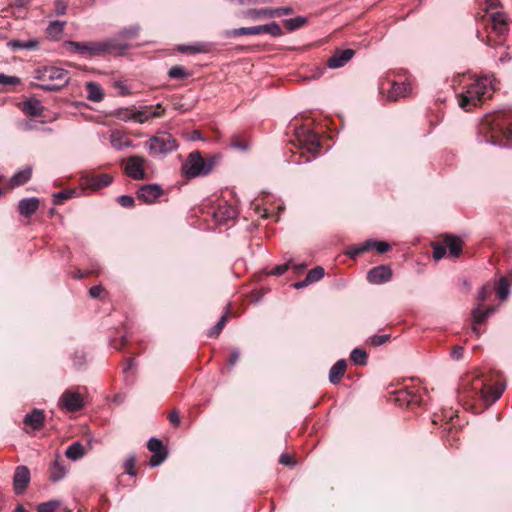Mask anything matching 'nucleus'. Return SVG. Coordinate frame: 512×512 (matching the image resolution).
Returning <instances> with one entry per match:
<instances>
[{
	"label": "nucleus",
	"instance_id": "obj_1",
	"mask_svg": "<svg viewBox=\"0 0 512 512\" xmlns=\"http://www.w3.org/2000/svg\"><path fill=\"white\" fill-rule=\"evenodd\" d=\"M316 119L312 112L303 113L292 119L287 126V134H292L294 139L290 142L296 151L286 159L288 163L297 165L311 163L318 157L320 151V136L317 133Z\"/></svg>",
	"mask_w": 512,
	"mask_h": 512
},
{
	"label": "nucleus",
	"instance_id": "obj_2",
	"mask_svg": "<svg viewBox=\"0 0 512 512\" xmlns=\"http://www.w3.org/2000/svg\"><path fill=\"white\" fill-rule=\"evenodd\" d=\"M480 133L486 143L500 145L496 138L502 136L506 139H512V110L503 109L486 115L480 124Z\"/></svg>",
	"mask_w": 512,
	"mask_h": 512
},
{
	"label": "nucleus",
	"instance_id": "obj_3",
	"mask_svg": "<svg viewBox=\"0 0 512 512\" xmlns=\"http://www.w3.org/2000/svg\"><path fill=\"white\" fill-rule=\"evenodd\" d=\"M506 385L498 383L494 387H488L478 376L462 379L459 386L460 397L468 399H480L486 405H492L502 395Z\"/></svg>",
	"mask_w": 512,
	"mask_h": 512
},
{
	"label": "nucleus",
	"instance_id": "obj_4",
	"mask_svg": "<svg viewBox=\"0 0 512 512\" xmlns=\"http://www.w3.org/2000/svg\"><path fill=\"white\" fill-rule=\"evenodd\" d=\"M492 91L493 86L490 78H477L467 85L464 91L458 94V104L463 110L470 111L478 106L486 97H489Z\"/></svg>",
	"mask_w": 512,
	"mask_h": 512
},
{
	"label": "nucleus",
	"instance_id": "obj_5",
	"mask_svg": "<svg viewBox=\"0 0 512 512\" xmlns=\"http://www.w3.org/2000/svg\"><path fill=\"white\" fill-rule=\"evenodd\" d=\"M64 45L69 47V50L78 54L82 58L91 59L95 57H106L113 55L111 47L113 42L108 41L107 38L99 41H84L78 42L73 40H66Z\"/></svg>",
	"mask_w": 512,
	"mask_h": 512
},
{
	"label": "nucleus",
	"instance_id": "obj_6",
	"mask_svg": "<svg viewBox=\"0 0 512 512\" xmlns=\"http://www.w3.org/2000/svg\"><path fill=\"white\" fill-rule=\"evenodd\" d=\"M217 162L216 156L204 159L200 151H193L188 155L185 163L181 166L182 174L187 179L208 175Z\"/></svg>",
	"mask_w": 512,
	"mask_h": 512
},
{
	"label": "nucleus",
	"instance_id": "obj_7",
	"mask_svg": "<svg viewBox=\"0 0 512 512\" xmlns=\"http://www.w3.org/2000/svg\"><path fill=\"white\" fill-rule=\"evenodd\" d=\"M140 30L138 24H133L123 27L112 37H108V41L113 42V47H111L113 55L117 57L124 56L127 50L132 49L134 46L130 41L139 35Z\"/></svg>",
	"mask_w": 512,
	"mask_h": 512
},
{
	"label": "nucleus",
	"instance_id": "obj_8",
	"mask_svg": "<svg viewBox=\"0 0 512 512\" xmlns=\"http://www.w3.org/2000/svg\"><path fill=\"white\" fill-rule=\"evenodd\" d=\"M149 153L158 158H164L179 147L177 140L167 132L159 133L146 142Z\"/></svg>",
	"mask_w": 512,
	"mask_h": 512
},
{
	"label": "nucleus",
	"instance_id": "obj_9",
	"mask_svg": "<svg viewBox=\"0 0 512 512\" xmlns=\"http://www.w3.org/2000/svg\"><path fill=\"white\" fill-rule=\"evenodd\" d=\"M145 162V158L140 155H131L127 157L123 166L125 174L133 180L147 179V173L144 166Z\"/></svg>",
	"mask_w": 512,
	"mask_h": 512
},
{
	"label": "nucleus",
	"instance_id": "obj_10",
	"mask_svg": "<svg viewBox=\"0 0 512 512\" xmlns=\"http://www.w3.org/2000/svg\"><path fill=\"white\" fill-rule=\"evenodd\" d=\"M58 407L67 412H77L84 407V399L80 393L66 389L58 400Z\"/></svg>",
	"mask_w": 512,
	"mask_h": 512
},
{
	"label": "nucleus",
	"instance_id": "obj_11",
	"mask_svg": "<svg viewBox=\"0 0 512 512\" xmlns=\"http://www.w3.org/2000/svg\"><path fill=\"white\" fill-rule=\"evenodd\" d=\"M35 79L40 81H65V84H69L70 76L69 71L56 66H44L38 68L35 71Z\"/></svg>",
	"mask_w": 512,
	"mask_h": 512
},
{
	"label": "nucleus",
	"instance_id": "obj_12",
	"mask_svg": "<svg viewBox=\"0 0 512 512\" xmlns=\"http://www.w3.org/2000/svg\"><path fill=\"white\" fill-rule=\"evenodd\" d=\"M147 448L153 453L150 458L149 465L152 468L161 465L168 457V450L164 446L161 439L157 437H151L147 442Z\"/></svg>",
	"mask_w": 512,
	"mask_h": 512
},
{
	"label": "nucleus",
	"instance_id": "obj_13",
	"mask_svg": "<svg viewBox=\"0 0 512 512\" xmlns=\"http://www.w3.org/2000/svg\"><path fill=\"white\" fill-rule=\"evenodd\" d=\"M164 193L159 184H144L137 190V198L146 204L154 203Z\"/></svg>",
	"mask_w": 512,
	"mask_h": 512
},
{
	"label": "nucleus",
	"instance_id": "obj_14",
	"mask_svg": "<svg viewBox=\"0 0 512 512\" xmlns=\"http://www.w3.org/2000/svg\"><path fill=\"white\" fill-rule=\"evenodd\" d=\"M31 474L30 470L25 465H19L16 467L13 475V487L17 495L23 493L30 483Z\"/></svg>",
	"mask_w": 512,
	"mask_h": 512
},
{
	"label": "nucleus",
	"instance_id": "obj_15",
	"mask_svg": "<svg viewBox=\"0 0 512 512\" xmlns=\"http://www.w3.org/2000/svg\"><path fill=\"white\" fill-rule=\"evenodd\" d=\"M355 55V50L337 49L333 55L327 60V67L330 69H338L344 67Z\"/></svg>",
	"mask_w": 512,
	"mask_h": 512
},
{
	"label": "nucleus",
	"instance_id": "obj_16",
	"mask_svg": "<svg viewBox=\"0 0 512 512\" xmlns=\"http://www.w3.org/2000/svg\"><path fill=\"white\" fill-rule=\"evenodd\" d=\"M236 217L237 210L226 202L219 204L213 211V219L218 225L227 224L229 221L235 220Z\"/></svg>",
	"mask_w": 512,
	"mask_h": 512
},
{
	"label": "nucleus",
	"instance_id": "obj_17",
	"mask_svg": "<svg viewBox=\"0 0 512 512\" xmlns=\"http://www.w3.org/2000/svg\"><path fill=\"white\" fill-rule=\"evenodd\" d=\"M392 278V270L388 265H379L370 269L367 273L369 283L379 285L388 282Z\"/></svg>",
	"mask_w": 512,
	"mask_h": 512
},
{
	"label": "nucleus",
	"instance_id": "obj_18",
	"mask_svg": "<svg viewBox=\"0 0 512 512\" xmlns=\"http://www.w3.org/2000/svg\"><path fill=\"white\" fill-rule=\"evenodd\" d=\"M83 181L89 188H91L93 190H98L103 187L109 186L112 183L113 178H112V176H110L109 174H106V173L90 174V175H85L83 177Z\"/></svg>",
	"mask_w": 512,
	"mask_h": 512
},
{
	"label": "nucleus",
	"instance_id": "obj_19",
	"mask_svg": "<svg viewBox=\"0 0 512 512\" xmlns=\"http://www.w3.org/2000/svg\"><path fill=\"white\" fill-rule=\"evenodd\" d=\"M23 422L33 430H40L44 427L45 412L42 409L34 408L24 416Z\"/></svg>",
	"mask_w": 512,
	"mask_h": 512
},
{
	"label": "nucleus",
	"instance_id": "obj_20",
	"mask_svg": "<svg viewBox=\"0 0 512 512\" xmlns=\"http://www.w3.org/2000/svg\"><path fill=\"white\" fill-rule=\"evenodd\" d=\"M263 25L239 27L224 30L221 35L225 38H236L244 35H259L263 33Z\"/></svg>",
	"mask_w": 512,
	"mask_h": 512
},
{
	"label": "nucleus",
	"instance_id": "obj_21",
	"mask_svg": "<svg viewBox=\"0 0 512 512\" xmlns=\"http://www.w3.org/2000/svg\"><path fill=\"white\" fill-rule=\"evenodd\" d=\"M39 207V199L37 197L23 198L19 201L18 211L24 217L32 216Z\"/></svg>",
	"mask_w": 512,
	"mask_h": 512
},
{
	"label": "nucleus",
	"instance_id": "obj_22",
	"mask_svg": "<svg viewBox=\"0 0 512 512\" xmlns=\"http://www.w3.org/2000/svg\"><path fill=\"white\" fill-rule=\"evenodd\" d=\"M32 176V167L30 165L24 166L18 170L10 179V185L12 187H18L27 183Z\"/></svg>",
	"mask_w": 512,
	"mask_h": 512
},
{
	"label": "nucleus",
	"instance_id": "obj_23",
	"mask_svg": "<svg viewBox=\"0 0 512 512\" xmlns=\"http://www.w3.org/2000/svg\"><path fill=\"white\" fill-rule=\"evenodd\" d=\"M446 251L452 258H458L462 253V241L460 238L455 236H448L444 241Z\"/></svg>",
	"mask_w": 512,
	"mask_h": 512
},
{
	"label": "nucleus",
	"instance_id": "obj_24",
	"mask_svg": "<svg viewBox=\"0 0 512 512\" xmlns=\"http://www.w3.org/2000/svg\"><path fill=\"white\" fill-rule=\"evenodd\" d=\"M346 367L345 359L338 360L329 371V381L334 385L338 384L346 371Z\"/></svg>",
	"mask_w": 512,
	"mask_h": 512
},
{
	"label": "nucleus",
	"instance_id": "obj_25",
	"mask_svg": "<svg viewBox=\"0 0 512 512\" xmlns=\"http://www.w3.org/2000/svg\"><path fill=\"white\" fill-rule=\"evenodd\" d=\"M411 91V86L409 83H393L390 90H389V93H388V98L390 100H397L399 98H402V97H406L409 95Z\"/></svg>",
	"mask_w": 512,
	"mask_h": 512
},
{
	"label": "nucleus",
	"instance_id": "obj_26",
	"mask_svg": "<svg viewBox=\"0 0 512 512\" xmlns=\"http://www.w3.org/2000/svg\"><path fill=\"white\" fill-rule=\"evenodd\" d=\"M320 280V266H315L313 269H311L306 277L302 281L294 282L291 286L294 289L300 290L303 289L310 284L317 282Z\"/></svg>",
	"mask_w": 512,
	"mask_h": 512
},
{
	"label": "nucleus",
	"instance_id": "obj_27",
	"mask_svg": "<svg viewBox=\"0 0 512 512\" xmlns=\"http://www.w3.org/2000/svg\"><path fill=\"white\" fill-rule=\"evenodd\" d=\"M50 480L52 482H59L66 476L67 469L60 460L59 456H57L50 466Z\"/></svg>",
	"mask_w": 512,
	"mask_h": 512
},
{
	"label": "nucleus",
	"instance_id": "obj_28",
	"mask_svg": "<svg viewBox=\"0 0 512 512\" xmlns=\"http://www.w3.org/2000/svg\"><path fill=\"white\" fill-rule=\"evenodd\" d=\"M38 45L39 42L36 39H29L27 41L10 40L7 42V47L13 52L18 50H35L38 48Z\"/></svg>",
	"mask_w": 512,
	"mask_h": 512
},
{
	"label": "nucleus",
	"instance_id": "obj_29",
	"mask_svg": "<svg viewBox=\"0 0 512 512\" xmlns=\"http://www.w3.org/2000/svg\"><path fill=\"white\" fill-rule=\"evenodd\" d=\"M44 107L41 102L36 98H29L23 103V111L32 117L41 116L43 113Z\"/></svg>",
	"mask_w": 512,
	"mask_h": 512
},
{
	"label": "nucleus",
	"instance_id": "obj_30",
	"mask_svg": "<svg viewBox=\"0 0 512 512\" xmlns=\"http://www.w3.org/2000/svg\"><path fill=\"white\" fill-rule=\"evenodd\" d=\"M178 51L191 54L208 53L210 51V44L206 42H198L194 45L183 44L178 46Z\"/></svg>",
	"mask_w": 512,
	"mask_h": 512
},
{
	"label": "nucleus",
	"instance_id": "obj_31",
	"mask_svg": "<svg viewBox=\"0 0 512 512\" xmlns=\"http://www.w3.org/2000/svg\"><path fill=\"white\" fill-rule=\"evenodd\" d=\"M87 99L93 102H100L104 98L102 87L96 82L86 84Z\"/></svg>",
	"mask_w": 512,
	"mask_h": 512
},
{
	"label": "nucleus",
	"instance_id": "obj_32",
	"mask_svg": "<svg viewBox=\"0 0 512 512\" xmlns=\"http://www.w3.org/2000/svg\"><path fill=\"white\" fill-rule=\"evenodd\" d=\"M84 455H85V448L78 441L70 444L65 451V456L72 461H77V460L81 459Z\"/></svg>",
	"mask_w": 512,
	"mask_h": 512
},
{
	"label": "nucleus",
	"instance_id": "obj_33",
	"mask_svg": "<svg viewBox=\"0 0 512 512\" xmlns=\"http://www.w3.org/2000/svg\"><path fill=\"white\" fill-rule=\"evenodd\" d=\"M65 24H66L65 21H59V20L51 21L49 23L48 27L46 28L47 35L52 40H58L64 30Z\"/></svg>",
	"mask_w": 512,
	"mask_h": 512
},
{
	"label": "nucleus",
	"instance_id": "obj_34",
	"mask_svg": "<svg viewBox=\"0 0 512 512\" xmlns=\"http://www.w3.org/2000/svg\"><path fill=\"white\" fill-rule=\"evenodd\" d=\"M494 312H495V308H493V307L482 309L479 305L472 310V317L476 324H482Z\"/></svg>",
	"mask_w": 512,
	"mask_h": 512
},
{
	"label": "nucleus",
	"instance_id": "obj_35",
	"mask_svg": "<svg viewBox=\"0 0 512 512\" xmlns=\"http://www.w3.org/2000/svg\"><path fill=\"white\" fill-rule=\"evenodd\" d=\"M136 372V363L134 359L129 358L126 360L125 367L123 369L124 380L127 385H132L134 382Z\"/></svg>",
	"mask_w": 512,
	"mask_h": 512
},
{
	"label": "nucleus",
	"instance_id": "obj_36",
	"mask_svg": "<svg viewBox=\"0 0 512 512\" xmlns=\"http://www.w3.org/2000/svg\"><path fill=\"white\" fill-rule=\"evenodd\" d=\"M306 22L307 18L304 16H296L283 20V24L288 31H295L301 28Z\"/></svg>",
	"mask_w": 512,
	"mask_h": 512
},
{
	"label": "nucleus",
	"instance_id": "obj_37",
	"mask_svg": "<svg viewBox=\"0 0 512 512\" xmlns=\"http://www.w3.org/2000/svg\"><path fill=\"white\" fill-rule=\"evenodd\" d=\"M245 17L257 20L263 17H272V8L249 9L245 12Z\"/></svg>",
	"mask_w": 512,
	"mask_h": 512
},
{
	"label": "nucleus",
	"instance_id": "obj_38",
	"mask_svg": "<svg viewBox=\"0 0 512 512\" xmlns=\"http://www.w3.org/2000/svg\"><path fill=\"white\" fill-rule=\"evenodd\" d=\"M168 76L172 79H186L191 73L182 65H174L168 70Z\"/></svg>",
	"mask_w": 512,
	"mask_h": 512
},
{
	"label": "nucleus",
	"instance_id": "obj_39",
	"mask_svg": "<svg viewBox=\"0 0 512 512\" xmlns=\"http://www.w3.org/2000/svg\"><path fill=\"white\" fill-rule=\"evenodd\" d=\"M350 359L355 365H366L368 361V355L364 349L355 348L350 354Z\"/></svg>",
	"mask_w": 512,
	"mask_h": 512
},
{
	"label": "nucleus",
	"instance_id": "obj_40",
	"mask_svg": "<svg viewBox=\"0 0 512 512\" xmlns=\"http://www.w3.org/2000/svg\"><path fill=\"white\" fill-rule=\"evenodd\" d=\"M496 293L500 300H505L510 294V285L505 277L499 279L496 286Z\"/></svg>",
	"mask_w": 512,
	"mask_h": 512
},
{
	"label": "nucleus",
	"instance_id": "obj_41",
	"mask_svg": "<svg viewBox=\"0 0 512 512\" xmlns=\"http://www.w3.org/2000/svg\"><path fill=\"white\" fill-rule=\"evenodd\" d=\"M110 142L112 147L117 151H122L126 147H133L132 141H124L122 137L116 133H112Z\"/></svg>",
	"mask_w": 512,
	"mask_h": 512
},
{
	"label": "nucleus",
	"instance_id": "obj_42",
	"mask_svg": "<svg viewBox=\"0 0 512 512\" xmlns=\"http://www.w3.org/2000/svg\"><path fill=\"white\" fill-rule=\"evenodd\" d=\"M368 250H370V244H368V240H366L365 242H363L361 244L351 246L347 250V255L350 258L355 259L357 256H359L360 254H362Z\"/></svg>",
	"mask_w": 512,
	"mask_h": 512
},
{
	"label": "nucleus",
	"instance_id": "obj_43",
	"mask_svg": "<svg viewBox=\"0 0 512 512\" xmlns=\"http://www.w3.org/2000/svg\"><path fill=\"white\" fill-rule=\"evenodd\" d=\"M230 147L238 151H247L250 147V143L240 138L238 135H233L230 140Z\"/></svg>",
	"mask_w": 512,
	"mask_h": 512
},
{
	"label": "nucleus",
	"instance_id": "obj_44",
	"mask_svg": "<svg viewBox=\"0 0 512 512\" xmlns=\"http://www.w3.org/2000/svg\"><path fill=\"white\" fill-rule=\"evenodd\" d=\"M226 322H227V313L223 314L220 317V319L218 320V322L208 330L207 336L210 338L217 337L223 330Z\"/></svg>",
	"mask_w": 512,
	"mask_h": 512
},
{
	"label": "nucleus",
	"instance_id": "obj_45",
	"mask_svg": "<svg viewBox=\"0 0 512 512\" xmlns=\"http://www.w3.org/2000/svg\"><path fill=\"white\" fill-rule=\"evenodd\" d=\"M115 116L125 122H135V109L120 108L116 111Z\"/></svg>",
	"mask_w": 512,
	"mask_h": 512
},
{
	"label": "nucleus",
	"instance_id": "obj_46",
	"mask_svg": "<svg viewBox=\"0 0 512 512\" xmlns=\"http://www.w3.org/2000/svg\"><path fill=\"white\" fill-rule=\"evenodd\" d=\"M75 194V191L72 189H65L59 192H56L52 195L53 204L60 205L63 201L72 198Z\"/></svg>",
	"mask_w": 512,
	"mask_h": 512
},
{
	"label": "nucleus",
	"instance_id": "obj_47",
	"mask_svg": "<svg viewBox=\"0 0 512 512\" xmlns=\"http://www.w3.org/2000/svg\"><path fill=\"white\" fill-rule=\"evenodd\" d=\"M87 360V354L83 349H76L72 354V362L73 365L80 369L82 368Z\"/></svg>",
	"mask_w": 512,
	"mask_h": 512
},
{
	"label": "nucleus",
	"instance_id": "obj_48",
	"mask_svg": "<svg viewBox=\"0 0 512 512\" xmlns=\"http://www.w3.org/2000/svg\"><path fill=\"white\" fill-rule=\"evenodd\" d=\"M263 33H267L273 37H280L283 34L281 26L273 21L268 24H263Z\"/></svg>",
	"mask_w": 512,
	"mask_h": 512
},
{
	"label": "nucleus",
	"instance_id": "obj_49",
	"mask_svg": "<svg viewBox=\"0 0 512 512\" xmlns=\"http://www.w3.org/2000/svg\"><path fill=\"white\" fill-rule=\"evenodd\" d=\"M68 84H65V81L63 83H55V84H37V83H31V86L34 88H38L44 91L48 92H58L61 91L63 88H65Z\"/></svg>",
	"mask_w": 512,
	"mask_h": 512
},
{
	"label": "nucleus",
	"instance_id": "obj_50",
	"mask_svg": "<svg viewBox=\"0 0 512 512\" xmlns=\"http://www.w3.org/2000/svg\"><path fill=\"white\" fill-rule=\"evenodd\" d=\"M61 505L58 500H50L38 504L37 512H54Z\"/></svg>",
	"mask_w": 512,
	"mask_h": 512
},
{
	"label": "nucleus",
	"instance_id": "obj_51",
	"mask_svg": "<svg viewBox=\"0 0 512 512\" xmlns=\"http://www.w3.org/2000/svg\"><path fill=\"white\" fill-rule=\"evenodd\" d=\"M397 399L399 401L407 402L408 405H420L421 404V400L419 399V397L417 395L411 394L409 392H400L398 394Z\"/></svg>",
	"mask_w": 512,
	"mask_h": 512
},
{
	"label": "nucleus",
	"instance_id": "obj_52",
	"mask_svg": "<svg viewBox=\"0 0 512 512\" xmlns=\"http://www.w3.org/2000/svg\"><path fill=\"white\" fill-rule=\"evenodd\" d=\"M20 84V78L13 75H6L0 73V85L2 86H15Z\"/></svg>",
	"mask_w": 512,
	"mask_h": 512
},
{
	"label": "nucleus",
	"instance_id": "obj_53",
	"mask_svg": "<svg viewBox=\"0 0 512 512\" xmlns=\"http://www.w3.org/2000/svg\"><path fill=\"white\" fill-rule=\"evenodd\" d=\"M291 264H292V259L288 260L284 264H279V265L274 266V268L272 270H270L268 272V274L273 275V276H282L290 268Z\"/></svg>",
	"mask_w": 512,
	"mask_h": 512
},
{
	"label": "nucleus",
	"instance_id": "obj_54",
	"mask_svg": "<svg viewBox=\"0 0 512 512\" xmlns=\"http://www.w3.org/2000/svg\"><path fill=\"white\" fill-rule=\"evenodd\" d=\"M368 244H370V249L375 248L381 254L388 252L391 248L389 243L385 241L368 240Z\"/></svg>",
	"mask_w": 512,
	"mask_h": 512
},
{
	"label": "nucleus",
	"instance_id": "obj_55",
	"mask_svg": "<svg viewBox=\"0 0 512 512\" xmlns=\"http://www.w3.org/2000/svg\"><path fill=\"white\" fill-rule=\"evenodd\" d=\"M135 463H136V456L134 454L130 455L124 463L125 472L129 476L136 475Z\"/></svg>",
	"mask_w": 512,
	"mask_h": 512
},
{
	"label": "nucleus",
	"instance_id": "obj_56",
	"mask_svg": "<svg viewBox=\"0 0 512 512\" xmlns=\"http://www.w3.org/2000/svg\"><path fill=\"white\" fill-rule=\"evenodd\" d=\"M240 354L241 353H240L239 348L234 347L231 349L230 355L227 359V365H228L229 369H232L236 365V363L239 361Z\"/></svg>",
	"mask_w": 512,
	"mask_h": 512
},
{
	"label": "nucleus",
	"instance_id": "obj_57",
	"mask_svg": "<svg viewBox=\"0 0 512 512\" xmlns=\"http://www.w3.org/2000/svg\"><path fill=\"white\" fill-rule=\"evenodd\" d=\"M117 203L124 208H131L134 206L135 200L131 195H121L117 198Z\"/></svg>",
	"mask_w": 512,
	"mask_h": 512
},
{
	"label": "nucleus",
	"instance_id": "obj_58",
	"mask_svg": "<svg viewBox=\"0 0 512 512\" xmlns=\"http://www.w3.org/2000/svg\"><path fill=\"white\" fill-rule=\"evenodd\" d=\"M492 19L500 33H504L507 31L506 21L501 14L497 13V14L493 15Z\"/></svg>",
	"mask_w": 512,
	"mask_h": 512
},
{
	"label": "nucleus",
	"instance_id": "obj_59",
	"mask_svg": "<svg viewBox=\"0 0 512 512\" xmlns=\"http://www.w3.org/2000/svg\"><path fill=\"white\" fill-rule=\"evenodd\" d=\"M389 338H390V335H388V334H382V335L375 334L370 337V343L373 346H380V345H383L384 343H386L389 340Z\"/></svg>",
	"mask_w": 512,
	"mask_h": 512
},
{
	"label": "nucleus",
	"instance_id": "obj_60",
	"mask_svg": "<svg viewBox=\"0 0 512 512\" xmlns=\"http://www.w3.org/2000/svg\"><path fill=\"white\" fill-rule=\"evenodd\" d=\"M294 10L290 6L272 8V17H280L282 15L293 14Z\"/></svg>",
	"mask_w": 512,
	"mask_h": 512
},
{
	"label": "nucleus",
	"instance_id": "obj_61",
	"mask_svg": "<svg viewBox=\"0 0 512 512\" xmlns=\"http://www.w3.org/2000/svg\"><path fill=\"white\" fill-rule=\"evenodd\" d=\"M446 247L445 245H435L433 247V258L435 260H441L446 255Z\"/></svg>",
	"mask_w": 512,
	"mask_h": 512
},
{
	"label": "nucleus",
	"instance_id": "obj_62",
	"mask_svg": "<svg viewBox=\"0 0 512 512\" xmlns=\"http://www.w3.org/2000/svg\"><path fill=\"white\" fill-rule=\"evenodd\" d=\"M135 122L137 123H145L146 121H148L149 119H151V117L149 116V112H147L146 110H137L135 109Z\"/></svg>",
	"mask_w": 512,
	"mask_h": 512
},
{
	"label": "nucleus",
	"instance_id": "obj_63",
	"mask_svg": "<svg viewBox=\"0 0 512 512\" xmlns=\"http://www.w3.org/2000/svg\"><path fill=\"white\" fill-rule=\"evenodd\" d=\"M127 343V337L125 335H122L119 337V339H113L111 341V345L114 349L120 350L122 349Z\"/></svg>",
	"mask_w": 512,
	"mask_h": 512
},
{
	"label": "nucleus",
	"instance_id": "obj_64",
	"mask_svg": "<svg viewBox=\"0 0 512 512\" xmlns=\"http://www.w3.org/2000/svg\"><path fill=\"white\" fill-rule=\"evenodd\" d=\"M165 109L160 103H158L152 111L149 112L151 118H159L164 115Z\"/></svg>",
	"mask_w": 512,
	"mask_h": 512
}]
</instances>
